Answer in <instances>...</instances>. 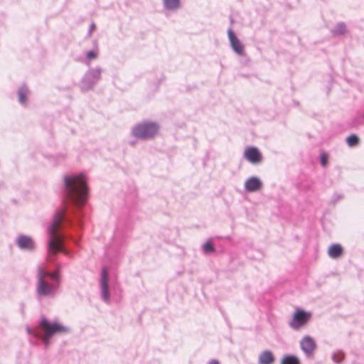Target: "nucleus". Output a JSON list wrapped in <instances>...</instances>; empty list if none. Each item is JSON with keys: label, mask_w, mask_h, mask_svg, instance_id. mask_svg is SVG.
<instances>
[{"label": "nucleus", "mask_w": 364, "mask_h": 364, "mask_svg": "<svg viewBox=\"0 0 364 364\" xmlns=\"http://www.w3.org/2000/svg\"><path fill=\"white\" fill-rule=\"evenodd\" d=\"M215 252V247L213 244L210 240L206 241V254L212 253Z\"/></svg>", "instance_id": "nucleus-22"}, {"label": "nucleus", "mask_w": 364, "mask_h": 364, "mask_svg": "<svg viewBox=\"0 0 364 364\" xmlns=\"http://www.w3.org/2000/svg\"><path fill=\"white\" fill-rule=\"evenodd\" d=\"M164 6L168 9H176L179 6V0H163Z\"/></svg>", "instance_id": "nucleus-17"}, {"label": "nucleus", "mask_w": 364, "mask_h": 364, "mask_svg": "<svg viewBox=\"0 0 364 364\" xmlns=\"http://www.w3.org/2000/svg\"><path fill=\"white\" fill-rule=\"evenodd\" d=\"M17 244L21 249L32 250L34 248L33 240L28 236H20L17 239Z\"/></svg>", "instance_id": "nucleus-12"}, {"label": "nucleus", "mask_w": 364, "mask_h": 364, "mask_svg": "<svg viewBox=\"0 0 364 364\" xmlns=\"http://www.w3.org/2000/svg\"><path fill=\"white\" fill-rule=\"evenodd\" d=\"M53 279H57L58 277V274L57 272L50 273L49 276Z\"/></svg>", "instance_id": "nucleus-25"}, {"label": "nucleus", "mask_w": 364, "mask_h": 364, "mask_svg": "<svg viewBox=\"0 0 364 364\" xmlns=\"http://www.w3.org/2000/svg\"><path fill=\"white\" fill-rule=\"evenodd\" d=\"M101 290L102 296L105 301L108 302L109 301V294L108 290V271L104 268L101 275Z\"/></svg>", "instance_id": "nucleus-10"}, {"label": "nucleus", "mask_w": 364, "mask_h": 364, "mask_svg": "<svg viewBox=\"0 0 364 364\" xmlns=\"http://www.w3.org/2000/svg\"><path fill=\"white\" fill-rule=\"evenodd\" d=\"M65 211L58 210L54 217L50 227L49 228V244L48 252L55 255L63 250V237L58 233V230L63 220Z\"/></svg>", "instance_id": "nucleus-2"}, {"label": "nucleus", "mask_w": 364, "mask_h": 364, "mask_svg": "<svg viewBox=\"0 0 364 364\" xmlns=\"http://www.w3.org/2000/svg\"><path fill=\"white\" fill-rule=\"evenodd\" d=\"M274 356L270 350H264L259 356V364H272L274 362Z\"/></svg>", "instance_id": "nucleus-13"}, {"label": "nucleus", "mask_w": 364, "mask_h": 364, "mask_svg": "<svg viewBox=\"0 0 364 364\" xmlns=\"http://www.w3.org/2000/svg\"><path fill=\"white\" fill-rule=\"evenodd\" d=\"M68 198L77 204H82L85 201L87 192L85 176L65 178Z\"/></svg>", "instance_id": "nucleus-1"}, {"label": "nucleus", "mask_w": 364, "mask_h": 364, "mask_svg": "<svg viewBox=\"0 0 364 364\" xmlns=\"http://www.w3.org/2000/svg\"><path fill=\"white\" fill-rule=\"evenodd\" d=\"M333 360L336 363H341L344 359V355L341 351L334 353L332 355Z\"/></svg>", "instance_id": "nucleus-20"}, {"label": "nucleus", "mask_w": 364, "mask_h": 364, "mask_svg": "<svg viewBox=\"0 0 364 364\" xmlns=\"http://www.w3.org/2000/svg\"><path fill=\"white\" fill-rule=\"evenodd\" d=\"M328 155L326 153L321 154V164L322 166L326 167L327 166Z\"/></svg>", "instance_id": "nucleus-23"}, {"label": "nucleus", "mask_w": 364, "mask_h": 364, "mask_svg": "<svg viewBox=\"0 0 364 364\" xmlns=\"http://www.w3.org/2000/svg\"><path fill=\"white\" fill-rule=\"evenodd\" d=\"M281 364H300V361L296 356L288 355L283 358Z\"/></svg>", "instance_id": "nucleus-16"}, {"label": "nucleus", "mask_w": 364, "mask_h": 364, "mask_svg": "<svg viewBox=\"0 0 364 364\" xmlns=\"http://www.w3.org/2000/svg\"><path fill=\"white\" fill-rule=\"evenodd\" d=\"M346 141L349 146H354L358 144L359 138L355 134H351L346 139Z\"/></svg>", "instance_id": "nucleus-18"}, {"label": "nucleus", "mask_w": 364, "mask_h": 364, "mask_svg": "<svg viewBox=\"0 0 364 364\" xmlns=\"http://www.w3.org/2000/svg\"><path fill=\"white\" fill-rule=\"evenodd\" d=\"M311 316V313L298 309L294 312L292 319L289 323V326L291 328L298 331L309 322Z\"/></svg>", "instance_id": "nucleus-5"}, {"label": "nucleus", "mask_w": 364, "mask_h": 364, "mask_svg": "<svg viewBox=\"0 0 364 364\" xmlns=\"http://www.w3.org/2000/svg\"><path fill=\"white\" fill-rule=\"evenodd\" d=\"M328 253L331 258H338L343 253V247L338 244L332 245L330 246Z\"/></svg>", "instance_id": "nucleus-14"}, {"label": "nucleus", "mask_w": 364, "mask_h": 364, "mask_svg": "<svg viewBox=\"0 0 364 364\" xmlns=\"http://www.w3.org/2000/svg\"><path fill=\"white\" fill-rule=\"evenodd\" d=\"M18 100L21 103L25 104L26 102V95L27 93L23 90H20L18 92Z\"/></svg>", "instance_id": "nucleus-21"}, {"label": "nucleus", "mask_w": 364, "mask_h": 364, "mask_svg": "<svg viewBox=\"0 0 364 364\" xmlns=\"http://www.w3.org/2000/svg\"><path fill=\"white\" fill-rule=\"evenodd\" d=\"M347 32L346 26L343 22H339L334 28L331 30V33L334 36H342Z\"/></svg>", "instance_id": "nucleus-15"}, {"label": "nucleus", "mask_w": 364, "mask_h": 364, "mask_svg": "<svg viewBox=\"0 0 364 364\" xmlns=\"http://www.w3.org/2000/svg\"><path fill=\"white\" fill-rule=\"evenodd\" d=\"M363 118H364V113H363Z\"/></svg>", "instance_id": "nucleus-27"}, {"label": "nucleus", "mask_w": 364, "mask_h": 364, "mask_svg": "<svg viewBox=\"0 0 364 364\" xmlns=\"http://www.w3.org/2000/svg\"><path fill=\"white\" fill-rule=\"evenodd\" d=\"M97 57V53L93 50H90L87 53V58L88 59H95Z\"/></svg>", "instance_id": "nucleus-24"}, {"label": "nucleus", "mask_w": 364, "mask_h": 364, "mask_svg": "<svg viewBox=\"0 0 364 364\" xmlns=\"http://www.w3.org/2000/svg\"><path fill=\"white\" fill-rule=\"evenodd\" d=\"M40 326L45 333L43 341L46 344L48 343V338L55 333H63L67 331L65 327L57 323H50L45 318L41 319Z\"/></svg>", "instance_id": "nucleus-4"}, {"label": "nucleus", "mask_w": 364, "mask_h": 364, "mask_svg": "<svg viewBox=\"0 0 364 364\" xmlns=\"http://www.w3.org/2000/svg\"><path fill=\"white\" fill-rule=\"evenodd\" d=\"M208 364H220L218 360L213 359L208 362Z\"/></svg>", "instance_id": "nucleus-26"}, {"label": "nucleus", "mask_w": 364, "mask_h": 364, "mask_svg": "<svg viewBox=\"0 0 364 364\" xmlns=\"http://www.w3.org/2000/svg\"><path fill=\"white\" fill-rule=\"evenodd\" d=\"M300 347L307 356H311L315 350L316 345L311 337L306 336L301 340Z\"/></svg>", "instance_id": "nucleus-8"}, {"label": "nucleus", "mask_w": 364, "mask_h": 364, "mask_svg": "<svg viewBox=\"0 0 364 364\" xmlns=\"http://www.w3.org/2000/svg\"><path fill=\"white\" fill-rule=\"evenodd\" d=\"M244 158L253 164H259L262 160L261 153L255 146H249L245 150Z\"/></svg>", "instance_id": "nucleus-6"}, {"label": "nucleus", "mask_w": 364, "mask_h": 364, "mask_svg": "<svg viewBox=\"0 0 364 364\" xmlns=\"http://www.w3.org/2000/svg\"><path fill=\"white\" fill-rule=\"evenodd\" d=\"M262 186L260 180L257 177L248 178L245 183V188L248 192H254L259 190Z\"/></svg>", "instance_id": "nucleus-11"}, {"label": "nucleus", "mask_w": 364, "mask_h": 364, "mask_svg": "<svg viewBox=\"0 0 364 364\" xmlns=\"http://www.w3.org/2000/svg\"><path fill=\"white\" fill-rule=\"evenodd\" d=\"M159 131V125L152 122L138 124L132 129V134L139 139L153 138Z\"/></svg>", "instance_id": "nucleus-3"}, {"label": "nucleus", "mask_w": 364, "mask_h": 364, "mask_svg": "<svg viewBox=\"0 0 364 364\" xmlns=\"http://www.w3.org/2000/svg\"><path fill=\"white\" fill-rule=\"evenodd\" d=\"M228 36L230 41V46L233 50L240 55H244V46L242 44L240 41L235 36L233 31L230 28L228 31Z\"/></svg>", "instance_id": "nucleus-7"}, {"label": "nucleus", "mask_w": 364, "mask_h": 364, "mask_svg": "<svg viewBox=\"0 0 364 364\" xmlns=\"http://www.w3.org/2000/svg\"><path fill=\"white\" fill-rule=\"evenodd\" d=\"M36 290L38 294L41 296H50L54 294L55 287L45 280H38Z\"/></svg>", "instance_id": "nucleus-9"}, {"label": "nucleus", "mask_w": 364, "mask_h": 364, "mask_svg": "<svg viewBox=\"0 0 364 364\" xmlns=\"http://www.w3.org/2000/svg\"><path fill=\"white\" fill-rule=\"evenodd\" d=\"M50 272L43 267H39L38 269V280H45L46 277H48Z\"/></svg>", "instance_id": "nucleus-19"}]
</instances>
